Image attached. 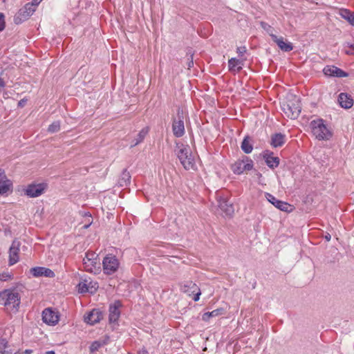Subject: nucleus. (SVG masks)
Segmentation results:
<instances>
[{"instance_id": "obj_1", "label": "nucleus", "mask_w": 354, "mask_h": 354, "mask_svg": "<svg viewBox=\"0 0 354 354\" xmlns=\"http://www.w3.org/2000/svg\"><path fill=\"white\" fill-rule=\"evenodd\" d=\"M21 304L19 294L15 290L6 289L0 292V304L8 310L18 311Z\"/></svg>"}, {"instance_id": "obj_2", "label": "nucleus", "mask_w": 354, "mask_h": 354, "mask_svg": "<svg viewBox=\"0 0 354 354\" xmlns=\"http://www.w3.org/2000/svg\"><path fill=\"white\" fill-rule=\"evenodd\" d=\"M313 135L318 140H329L333 137L332 131L327 127L322 118H316L310 123Z\"/></svg>"}, {"instance_id": "obj_3", "label": "nucleus", "mask_w": 354, "mask_h": 354, "mask_svg": "<svg viewBox=\"0 0 354 354\" xmlns=\"http://www.w3.org/2000/svg\"><path fill=\"white\" fill-rule=\"evenodd\" d=\"M176 147L178 149L176 151V154L183 167L186 170L192 169L194 167V162L189 147L183 144L180 146L177 144Z\"/></svg>"}, {"instance_id": "obj_4", "label": "nucleus", "mask_w": 354, "mask_h": 354, "mask_svg": "<svg viewBox=\"0 0 354 354\" xmlns=\"http://www.w3.org/2000/svg\"><path fill=\"white\" fill-rule=\"evenodd\" d=\"M83 265L85 270L95 274L101 271L100 259L95 252L88 251L83 259Z\"/></svg>"}, {"instance_id": "obj_5", "label": "nucleus", "mask_w": 354, "mask_h": 354, "mask_svg": "<svg viewBox=\"0 0 354 354\" xmlns=\"http://www.w3.org/2000/svg\"><path fill=\"white\" fill-rule=\"evenodd\" d=\"M253 168V161L248 156H243L242 160H238L231 165V169L235 174L240 175L245 171H250Z\"/></svg>"}, {"instance_id": "obj_6", "label": "nucleus", "mask_w": 354, "mask_h": 354, "mask_svg": "<svg viewBox=\"0 0 354 354\" xmlns=\"http://www.w3.org/2000/svg\"><path fill=\"white\" fill-rule=\"evenodd\" d=\"M104 272L106 274H112L115 272L119 267V261L115 256L112 254L106 255L102 261Z\"/></svg>"}, {"instance_id": "obj_7", "label": "nucleus", "mask_w": 354, "mask_h": 354, "mask_svg": "<svg viewBox=\"0 0 354 354\" xmlns=\"http://www.w3.org/2000/svg\"><path fill=\"white\" fill-rule=\"evenodd\" d=\"M35 11L32 4L26 3L24 8H21L14 17V22L16 24H21L27 20Z\"/></svg>"}, {"instance_id": "obj_8", "label": "nucleus", "mask_w": 354, "mask_h": 354, "mask_svg": "<svg viewBox=\"0 0 354 354\" xmlns=\"http://www.w3.org/2000/svg\"><path fill=\"white\" fill-rule=\"evenodd\" d=\"M180 290L188 295H194L193 300L198 301L200 299L201 290L197 285L192 281H185L180 287Z\"/></svg>"}, {"instance_id": "obj_9", "label": "nucleus", "mask_w": 354, "mask_h": 354, "mask_svg": "<svg viewBox=\"0 0 354 354\" xmlns=\"http://www.w3.org/2000/svg\"><path fill=\"white\" fill-rule=\"evenodd\" d=\"M59 319L58 312L51 308H45L42 312V320L48 325L55 326L58 323Z\"/></svg>"}, {"instance_id": "obj_10", "label": "nucleus", "mask_w": 354, "mask_h": 354, "mask_svg": "<svg viewBox=\"0 0 354 354\" xmlns=\"http://www.w3.org/2000/svg\"><path fill=\"white\" fill-rule=\"evenodd\" d=\"M46 188L47 184L46 183H32L28 185L27 188L26 189L25 194L31 198L37 197L41 195L46 189Z\"/></svg>"}, {"instance_id": "obj_11", "label": "nucleus", "mask_w": 354, "mask_h": 354, "mask_svg": "<svg viewBox=\"0 0 354 354\" xmlns=\"http://www.w3.org/2000/svg\"><path fill=\"white\" fill-rule=\"evenodd\" d=\"M266 197L270 203L283 212H290L293 209L292 205L285 201L278 200L271 194L266 193Z\"/></svg>"}, {"instance_id": "obj_12", "label": "nucleus", "mask_w": 354, "mask_h": 354, "mask_svg": "<svg viewBox=\"0 0 354 354\" xmlns=\"http://www.w3.org/2000/svg\"><path fill=\"white\" fill-rule=\"evenodd\" d=\"M184 113L185 112H178V119H174L172 124V129L174 135L180 138L183 136L185 133V127H184Z\"/></svg>"}, {"instance_id": "obj_13", "label": "nucleus", "mask_w": 354, "mask_h": 354, "mask_svg": "<svg viewBox=\"0 0 354 354\" xmlns=\"http://www.w3.org/2000/svg\"><path fill=\"white\" fill-rule=\"evenodd\" d=\"M20 242L15 239L9 249V265L12 266L19 261Z\"/></svg>"}, {"instance_id": "obj_14", "label": "nucleus", "mask_w": 354, "mask_h": 354, "mask_svg": "<svg viewBox=\"0 0 354 354\" xmlns=\"http://www.w3.org/2000/svg\"><path fill=\"white\" fill-rule=\"evenodd\" d=\"M323 72L325 75L337 77H346L348 73L335 66H326L324 68Z\"/></svg>"}, {"instance_id": "obj_15", "label": "nucleus", "mask_w": 354, "mask_h": 354, "mask_svg": "<svg viewBox=\"0 0 354 354\" xmlns=\"http://www.w3.org/2000/svg\"><path fill=\"white\" fill-rule=\"evenodd\" d=\"M30 273L35 277H46L53 278L55 277V273L49 268L44 267H34L30 270Z\"/></svg>"}, {"instance_id": "obj_16", "label": "nucleus", "mask_w": 354, "mask_h": 354, "mask_svg": "<svg viewBox=\"0 0 354 354\" xmlns=\"http://www.w3.org/2000/svg\"><path fill=\"white\" fill-rule=\"evenodd\" d=\"M121 306V302L118 300L115 301L113 304L110 305L109 316V320L110 323H115L118 320L119 317L120 315L119 308Z\"/></svg>"}, {"instance_id": "obj_17", "label": "nucleus", "mask_w": 354, "mask_h": 354, "mask_svg": "<svg viewBox=\"0 0 354 354\" xmlns=\"http://www.w3.org/2000/svg\"><path fill=\"white\" fill-rule=\"evenodd\" d=\"M263 157L268 167L270 169H274L279 165V158L276 156H273V152L266 150L263 153Z\"/></svg>"}, {"instance_id": "obj_18", "label": "nucleus", "mask_w": 354, "mask_h": 354, "mask_svg": "<svg viewBox=\"0 0 354 354\" xmlns=\"http://www.w3.org/2000/svg\"><path fill=\"white\" fill-rule=\"evenodd\" d=\"M102 317L103 314L99 309H93L84 317V320L87 324L94 325L100 322Z\"/></svg>"}, {"instance_id": "obj_19", "label": "nucleus", "mask_w": 354, "mask_h": 354, "mask_svg": "<svg viewBox=\"0 0 354 354\" xmlns=\"http://www.w3.org/2000/svg\"><path fill=\"white\" fill-rule=\"evenodd\" d=\"M218 207L227 216H232L234 212L233 203L228 199L220 197L218 200Z\"/></svg>"}, {"instance_id": "obj_20", "label": "nucleus", "mask_w": 354, "mask_h": 354, "mask_svg": "<svg viewBox=\"0 0 354 354\" xmlns=\"http://www.w3.org/2000/svg\"><path fill=\"white\" fill-rule=\"evenodd\" d=\"M270 36L281 50L290 52L293 49L292 44L290 42L284 41L283 37H277L275 35H270Z\"/></svg>"}, {"instance_id": "obj_21", "label": "nucleus", "mask_w": 354, "mask_h": 354, "mask_svg": "<svg viewBox=\"0 0 354 354\" xmlns=\"http://www.w3.org/2000/svg\"><path fill=\"white\" fill-rule=\"evenodd\" d=\"M338 102L341 107L345 109H350L353 105V100L351 95L345 93H341L339 95Z\"/></svg>"}, {"instance_id": "obj_22", "label": "nucleus", "mask_w": 354, "mask_h": 354, "mask_svg": "<svg viewBox=\"0 0 354 354\" xmlns=\"http://www.w3.org/2000/svg\"><path fill=\"white\" fill-rule=\"evenodd\" d=\"M285 143V135L277 133L271 136V145L275 148L281 147Z\"/></svg>"}, {"instance_id": "obj_23", "label": "nucleus", "mask_w": 354, "mask_h": 354, "mask_svg": "<svg viewBox=\"0 0 354 354\" xmlns=\"http://www.w3.org/2000/svg\"><path fill=\"white\" fill-rule=\"evenodd\" d=\"M252 139L249 136L244 137L241 144V148L245 153H250L253 150Z\"/></svg>"}, {"instance_id": "obj_24", "label": "nucleus", "mask_w": 354, "mask_h": 354, "mask_svg": "<svg viewBox=\"0 0 354 354\" xmlns=\"http://www.w3.org/2000/svg\"><path fill=\"white\" fill-rule=\"evenodd\" d=\"M339 15L346 20L351 26H354V12L346 8H341L339 10Z\"/></svg>"}, {"instance_id": "obj_25", "label": "nucleus", "mask_w": 354, "mask_h": 354, "mask_svg": "<svg viewBox=\"0 0 354 354\" xmlns=\"http://www.w3.org/2000/svg\"><path fill=\"white\" fill-rule=\"evenodd\" d=\"M243 61L236 58H231L228 60V67L230 71L239 72L242 69Z\"/></svg>"}, {"instance_id": "obj_26", "label": "nucleus", "mask_w": 354, "mask_h": 354, "mask_svg": "<svg viewBox=\"0 0 354 354\" xmlns=\"http://www.w3.org/2000/svg\"><path fill=\"white\" fill-rule=\"evenodd\" d=\"M223 313L224 309L223 308H219L211 312L205 313L202 316V319L205 322H208L211 317L222 315Z\"/></svg>"}, {"instance_id": "obj_27", "label": "nucleus", "mask_w": 354, "mask_h": 354, "mask_svg": "<svg viewBox=\"0 0 354 354\" xmlns=\"http://www.w3.org/2000/svg\"><path fill=\"white\" fill-rule=\"evenodd\" d=\"M131 180V175L129 172L127 171V169H124L121 174V176L119 179V184L121 187L127 186L130 183Z\"/></svg>"}, {"instance_id": "obj_28", "label": "nucleus", "mask_w": 354, "mask_h": 354, "mask_svg": "<svg viewBox=\"0 0 354 354\" xmlns=\"http://www.w3.org/2000/svg\"><path fill=\"white\" fill-rule=\"evenodd\" d=\"M12 183L9 180H4L0 183V194H7L12 188Z\"/></svg>"}, {"instance_id": "obj_29", "label": "nucleus", "mask_w": 354, "mask_h": 354, "mask_svg": "<svg viewBox=\"0 0 354 354\" xmlns=\"http://www.w3.org/2000/svg\"><path fill=\"white\" fill-rule=\"evenodd\" d=\"M148 132H149L148 127L143 128L138 133L137 138H135L136 142H135L133 146H136V145H138L139 143L142 142L143 141V140L145 139V136H147V134L148 133Z\"/></svg>"}, {"instance_id": "obj_30", "label": "nucleus", "mask_w": 354, "mask_h": 354, "mask_svg": "<svg viewBox=\"0 0 354 354\" xmlns=\"http://www.w3.org/2000/svg\"><path fill=\"white\" fill-rule=\"evenodd\" d=\"M8 342L6 339H0V353L1 354H10L12 353V351H6V348H8Z\"/></svg>"}, {"instance_id": "obj_31", "label": "nucleus", "mask_w": 354, "mask_h": 354, "mask_svg": "<svg viewBox=\"0 0 354 354\" xmlns=\"http://www.w3.org/2000/svg\"><path fill=\"white\" fill-rule=\"evenodd\" d=\"M88 281L84 279V281H81L77 285L78 291L80 293H85L89 292V286L87 283Z\"/></svg>"}, {"instance_id": "obj_32", "label": "nucleus", "mask_w": 354, "mask_h": 354, "mask_svg": "<svg viewBox=\"0 0 354 354\" xmlns=\"http://www.w3.org/2000/svg\"><path fill=\"white\" fill-rule=\"evenodd\" d=\"M106 344V342H101V341H94L91 345L90 346V351L91 353H94L97 351H98V349L102 347V346Z\"/></svg>"}, {"instance_id": "obj_33", "label": "nucleus", "mask_w": 354, "mask_h": 354, "mask_svg": "<svg viewBox=\"0 0 354 354\" xmlns=\"http://www.w3.org/2000/svg\"><path fill=\"white\" fill-rule=\"evenodd\" d=\"M60 129V122L59 121H55L51 124L49 125L48 128V131L53 133L59 131Z\"/></svg>"}, {"instance_id": "obj_34", "label": "nucleus", "mask_w": 354, "mask_h": 354, "mask_svg": "<svg viewBox=\"0 0 354 354\" xmlns=\"http://www.w3.org/2000/svg\"><path fill=\"white\" fill-rule=\"evenodd\" d=\"M296 102L297 103V105L296 106H295V104H293V103L292 104V105H290V104H287L288 109L289 111H292V109H295V111H300L301 109V107L299 104V102L298 99L296 100Z\"/></svg>"}, {"instance_id": "obj_35", "label": "nucleus", "mask_w": 354, "mask_h": 354, "mask_svg": "<svg viewBox=\"0 0 354 354\" xmlns=\"http://www.w3.org/2000/svg\"><path fill=\"white\" fill-rule=\"evenodd\" d=\"M6 26L5 15L0 12V32L3 31Z\"/></svg>"}, {"instance_id": "obj_36", "label": "nucleus", "mask_w": 354, "mask_h": 354, "mask_svg": "<svg viewBox=\"0 0 354 354\" xmlns=\"http://www.w3.org/2000/svg\"><path fill=\"white\" fill-rule=\"evenodd\" d=\"M284 113L288 118L295 120L299 117L300 112H284Z\"/></svg>"}, {"instance_id": "obj_37", "label": "nucleus", "mask_w": 354, "mask_h": 354, "mask_svg": "<svg viewBox=\"0 0 354 354\" xmlns=\"http://www.w3.org/2000/svg\"><path fill=\"white\" fill-rule=\"evenodd\" d=\"M187 55H190V60L189 58L188 59L189 62L187 63L188 68H192L194 66V62H193V53L191 49L188 50Z\"/></svg>"}, {"instance_id": "obj_38", "label": "nucleus", "mask_w": 354, "mask_h": 354, "mask_svg": "<svg viewBox=\"0 0 354 354\" xmlns=\"http://www.w3.org/2000/svg\"><path fill=\"white\" fill-rule=\"evenodd\" d=\"M236 53H238L239 57H242L244 53H246V48L245 46L238 47L236 48Z\"/></svg>"}, {"instance_id": "obj_39", "label": "nucleus", "mask_w": 354, "mask_h": 354, "mask_svg": "<svg viewBox=\"0 0 354 354\" xmlns=\"http://www.w3.org/2000/svg\"><path fill=\"white\" fill-rule=\"evenodd\" d=\"M84 216L88 217V222H89V223L87 224V225H85L84 227V228H88L91 225V224L92 223V216H91V214H90V212H85Z\"/></svg>"}, {"instance_id": "obj_40", "label": "nucleus", "mask_w": 354, "mask_h": 354, "mask_svg": "<svg viewBox=\"0 0 354 354\" xmlns=\"http://www.w3.org/2000/svg\"><path fill=\"white\" fill-rule=\"evenodd\" d=\"M10 278H11V276L9 274L2 273L0 274V280L1 281H7L8 279H9Z\"/></svg>"}, {"instance_id": "obj_41", "label": "nucleus", "mask_w": 354, "mask_h": 354, "mask_svg": "<svg viewBox=\"0 0 354 354\" xmlns=\"http://www.w3.org/2000/svg\"><path fill=\"white\" fill-rule=\"evenodd\" d=\"M27 101H28V100L26 98H24V99L21 100L20 101H19L18 108H19V109L23 108L25 106V104H26Z\"/></svg>"}, {"instance_id": "obj_42", "label": "nucleus", "mask_w": 354, "mask_h": 354, "mask_svg": "<svg viewBox=\"0 0 354 354\" xmlns=\"http://www.w3.org/2000/svg\"><path fill=\"white\" fill-rule=\"evenodd\" d=\"M97 283H95V284L93 286L91 285V282L89 283L88 286H89V292H94L96 291L97 288V286L95 287V285H97Z\"/></svg>"}, {"instance_id": "obj_43", "label": "nucleus", "mask_w": 354, "mask_h": 354, "mask_svg": "<svg viewBox=\"0 0 354 354\" xmlns=\"http://www.w3.org/2000/svg\"><path fill=\"white\" fill-rule=\"evenodd\" d=\"M6 179V176L3 170L0 169V183Z\"/></svg>"}, {"instance_id": "obj_44", "label": "nucleus", "mask_w": 354, "mask_h": 354, "mask_svg": "<svg viewBox=\"0 0 354 354\" xmlns=\"http://www.w3.org/2000/svg\"><path fill=\"white\" fill-rule=\"evenodd\" d=\"M6 86L5 82L3 78L0 77V93L2 91V88H3Z\"/></svg>"}, {"instance_id": "obj_45", "label": "nucleus", "mask_w": 354, "mask_h": 354, "mask_svg": "<svg viewBox=\"0 0 354 354\" xmlns=\"http://www.w3.org/2000/svg\"><path fill=\"white\" fill-rule=\"evenodd\" d=\"M42 0H32L30 4H32V7L35 8V6H38Z\"/></svg>"}, {"instance_id": "obj_46", "label": "nucleus", "mask_w": 354, "mask_h": 354, "mask_svg": "<svg viewBox=\"0 0 354 354\" xmlns=\"http://www.w3.org/2000/svg\"><path fill=\"white\" fill-rule=\"evenodd\" d=\"M345 53L348 55H354L353 50L351 48L350 50H346Z\"/></svg>"}, {"instance_id": "obj_47", "label": "nucleus", "mask_w": 354, "mask_h": 354, "mask_svg": "<svg viewBox=\"0 0 354 354\" xmlns=\"http://www.w3.org/2000/svg\"><path fill=\"white\" fill-rule=\"evenodd\" d=\"M331 239V236L329 233H327L326 235H325V239L327 241H329Z\"/></svg>"}, {"instance_id": "obj_48", "label": "nucleus", "mask_w": 354, "mask_h": 354, "mask_svg": "<svg viewBox=\"0 0 354 354\" xmlns=\"http://www.w3.org/2000/svg\"><path fill=\"white\" fill-rule=\"evenodd\" d=\"M32 352H33V351H32V350H31V349H26V350H25V351H24V353H24V354H31V353H32Z\"/></svg>"}, {"instance_id": "obj_49", "label": "nucleus", "mask_w": 354, "mask_h": 354, "mask_svg": "<svg viewBox=\"0 0 354 354\" xmlns=\"http://www.w3.org/2000/svg\"><path fill=\"white\" fill-rule=\"evenodd\" d=\"M45 354H55L53 351H47Z\"/></svg>"}, {"instance_id": "obj_50", "label": "nucleus", "mask_w": 354, "mask_h": 354, "mask_svg": "<svg viewBox=\"0 0 354 354\" xmlns=\"http://www.w3.org/2000/svg\"><path fill=\"white\" fill-rule=\"evenodd\" d=\"M348 47L351 49L353 50V53H354V44H348Z\"/></svg>"}, {"instance_id": "obj_51", "label": "nucleus", "mask_w": 354, "mask_h": 354, "mask_svg": "<svg viewBox=\"0 0 354 354\" xmlns=\"http://www.w3.org/2000/svg\"><path fill=\"white\" fill-rule=\"evenodd\" d=\"M143 354H148L147 351V350H144V351H143Z\"/></svg>"}, {"instance_id": "obj_52", "label": "nucleus", "mask_w": 354, "mask_h": 354, "mask_svg": "<svg viewBox=\"0 0 354 354\" xmlns=\"http://www.w3.org/2000/svg\"><path fill=\"white\" fill-rule=\"evenodd\" d=\"M15 354H23V353H21L19 351H17L15 353Z\"/></svg>"}, {"instance_id": "obj_53", "label": "nucleus", "mask_w": 354, "mask_h": 354, "mask_svg": "<svg viewBox=\"0 0 354 354\" xmlns=\"http://www.w3.org/2000/svg\"><path fill=\"white\" fill-rule=\"evenodd\" d=\"M102 342H106L107 343V340L106 339H104Z\"/></svg>"}]
</instances>
